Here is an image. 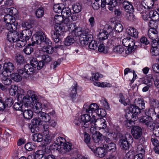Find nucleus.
<instances>
[{
    "instance_id": "nucleus-1",
    "label": "nucleus",
    "mask_w": 159,
    "mask_h": 159,
    "mask_svg": "<svg viewBox=\"0 0 159 159\" xmlns=\"http://www.w3.org/2000/svg\"><path fill=\"white\" fill-rule=\"evenodd\" d=\"M68 30L76 38L77 37H80V42L81 45L84 43L85 39H88L89 40L92 39V35L89 34V30L88 29L82 28L77 26L76 24L72 23L68 26Z\"/></svg>"
},
{
    "instance_id": "nucleus-2",
    "label": "nucleus",
    "mask_w": 159,
    "mask_h": 159,
    "mask_svg": "<svg viewBox=\"0 0 159 159\" xmlns=\"http://www.w3.org/2000/svg\"><path fill=\"white\" fill-rule=\"evenodd\" d=\"M32 45L34 46V44H39L41 43H48L50 44L51 41L41 30L36 32L31 38Z\"/></svg>"
},
{
    "instance_id": "nucleus-3",
    "label": "nucleus",
    "mask_w": 159,
    "mask_h": 159,
    "mask_svg": "<svg viewBox=\"0 0 159 159\" xmlns=\"http://www.w3.org/2000/svg\"><path fill=\"white\" fill-rule=\"evenodd\" d=\"M84 108L86 113H91V116L95 112L99 116L104 117L106 115V111L103 109H99V106L96 103L90 105L85 104L84 106Z\"/></svg>"
},
{
    "instance_id": "nucleus-4",
    "label": "nucleus",
    "mask_w": 159,
    "mask_h": 159,
    "mask_svg": "<svg viewBox=\"0 0 159 159\" xmlns=\"http://www.w3.org/2000/svg\"><path fill=\"white\" fill-rule=\"evenodd\" d=\"M32 35V32L29 29L24 30L20 35V40H18L17 46L19 47H22L26 44V42L31 38Z\"/></svg>"
},
{
    "instance_id": "nucleus-5",
    "label": "nucleus",
    "mask_w": 159,
    "mask_h": 159,
    "mask_svg": "<svg viewBox=\"0 0 159 159\" xmlns=\"http://www.w3.org/2000/svg\"><path fill=\"white\" fill-rule=\"evenodd\" d=\"M122 44L126 48L125 50L126 51H128V53L133 51L137 47L135 45L134 41L129 38H126L123 39L122 40Z\"/></svg>"
},
{
    "instance_id": "nucleus-6",
    "label": "nucleus",
    "mask_w": 159,
    "mask_h": 159,
    "mask_svg": "<svg viewBox=\"0 0 159 159\" xmlns=\"http://www.w3.org/2000/svg\"><path fill=\"white\" fill-rule=\"evenodd\" d=\"M139 122L143 125H146L149 129H152L155 126V123L153 119L147 116H141L139 118Z\"/></svg>"
},
{
    "instance_id": "nucleus-7",
    "label": "nucleus",
    "mask_w": 159,
    "mask_h": 159,
    "mask_svg": "<svg viewBox=\"0 0 159 159\" xmlns=\"http://www.w3.org/2000/svg\"><path fill=\"white\" fill-rule=\"evenodd\" d=\"M72 9L74 12L71 16L72 21L77 20L79 18L78 13L80 12L82 9V5L80 3H75L72 5Z\"/></svg>"
},
{
    "instance_id": "nucleus-8",
    "label": "nucleus",
    "mask_w": 159,
    "mask_h": 159,
    "mask_svg": "<svg viewBox=\"0 0 159 159\" xmlns=\"http://www.w3.org/2000/svg\"><path fill=\"white\" fill-rule=\"evenodd\" d=\"M112 36V34L111 30L109 26L105 29H101L98 35V37L100 40H104L108 39L109 36Z\"/></svg>"
},
{
    "instance_id": "nucleus-9",
    "label": "nucleus",
    "mask_w": 159,
    "mask_h": 159,
    "mask_svg": "<svg viewBox=\"0 0 159 159\" xmlns=\"http://www.w3.org/2000/svg\"><path fill=\"white\" fill-rule=\"evenodd\" d=\"M2 67H0V74L3 75H6L8 72L11 73L14 69V65L11 62L5 63L3 65V68L2 69Z\"/></svg>"
},
{
    "instance_id": "nucleus-10",
    "label": "nucleus",
    "mask_w": 159,
    "mask_h": 159,
    "mask_svg": "<svg viewBox=\"0 0 159 159\" xmlns=\"http://www.w3.org/2000/svg\"><path fill=\"white\" fill-rule=\"evenodd\" d=\"M17 96L18 101L22 103L23 105L24 104L25 106H30L31 105L33 104L30 100V96L21 94H18Z\"/></svg>"
},
{
    "instance_id": "nucleus-11",
    "label": "nucleus",
    "mask_w": 159,
    "mask_h": 159,
    "mask_svg": "<svg viewBox=\"0 0 159 159\" xmlns=\"http://www.w3.org/2000/svg\"><path fill=\"white\" fill-rule=\"evenodd\" d=\"M7 39L11 43L16 42L17 45V42L20 40L19 34L17 31L9 32L7 34Z\"/></svg>"
},
{
    "instance_id": "nucleus-12",
    "label": "nucleus",
    "mask_w": 159,
    "mask_h": 159,
    "mask_svg": "<svg viewBox=\"0 0 159 159\" xmlns=\"http://www.w3.org/2000/svg\"><path fill=\"white\" fill-rule=\"evenodd\" d=\"M144 146L142 144L138 145L137 149V154L134 157V159H143L145 153Z\"/></svg>"
},
{
    "instance_id": "nucleus-13",
    "label": "nucleus",
    "mask_w": 159,
    "mask_h": 159,
    "mask_svg": "<svg viewBox=\"0 0 159 159\" xmlns=\"http://www.w3.org/2000/svg\"><path fill=\"white\" fill-rule=\"evenodd\" d=\"M131 132L134 138L138 139L142 135V130L141 127L139 126H135L132 127Z\"/></svg>"
},
{
    "instance_id": "nucleus-14",
    "label": "nucleus",
    "mask_w": 159,
    "mask_h": 159,
    "mask_svg": "<svg viewBox=\"0 0 159 159\" xmlns=\"http://www.w3.org/2000/svg\"><path fill=\"white\" fill-rule=\"evenodd\" d=\"M115 1L114 0H101V6L102 8H104L106 5H108V9L112 11L114 9V5H115Z\"/></svg>"
},
{
    "instance_id": "nucleus-15",
    "label": "nucleus",
    "mask_w": 159,
    "mask_h": 159,
    "mask_svg": "<svg viewBox=\"0 0 159 159\" xmlns=\"http://www.w3.org/2000/svg\"><path fill=\"white\" fill-rule=\"evenodd\" d=\"M109 26L111 30L112 36L113 37H116V35H118L119 33L123 31V29L122 25L120 23L116 24L113 28L110 25H109Z\"/></svg>"
},
{
    "instance_id": "nucleus-16",
    "label": "nucleus",
    "mask_w": 159,
    "mask_h": 159,
    "mask_svg": "<svg viewBox=\"0 0 159 159\" xmlns=\"http://www.w3.org/2000/svg\"><path fill=\"white\" fill-rule=\"evenodd\" d=\"M84 114L81 115L80 119L84 123L87 124L88 122H90L91 124H93V121H94L95 116L92 115V116L90 115L91 113Z\"/></svg>"
},
{
    "instance_id": "nucleus-17",
    "label": "nucleus",
    "mask_w": 159,
    "mask_h": 159,
    "mask_svg": "<svg viewBox=\"0 0 159 159\" xmlns=\"http://www.w3.org/2000/svg\"><path fill=\"white\" fill-rule=\"evenodd\" d=\"M93 121V124L96 126V127H98L99 129H104L107 127L106 121L102 118H100L96 120L95 117L94 121Z\"/></svg>"
},
{
    "instance_id": "nucleus-18",
    "label": "nucleus",
    "mask_w": 159,
    "mask_h": 159,
    "mask_svg": "<svg viewBox=\"0 0 159 159\" xmlns=\"http://www.w3.org/2000/svg\"><path fill=\"white\" fill-rule=\"evenodd\" d=\"M73 148V146L71 143L66 141L61 147L60 152L62 154H64L70 151Z\"/></svg>"
},
{
    "instance_id": "nucleus-19",
    "label": "nucleus",
    "mask_w": 159,
    "mask_h": 159,
    "mask_svg": "<svg viewBox=\"0 0 159 159\" xmlns=\"http://www.w3.org/2000/svg\"><path fill=\"white\" fill-rule=\"evenodd\" d=\"M36 4L38 7L35 11V16L38 18H42L44 14V8L40 2H37Z\"/></svg>"
},
{
    "instance_id": "nucleus-20",
    "label": "nucleus",
    "mask_w": 159,
    "mask_h": 159,
    "mask_svg": "<svg viewBox=\"0 0 159 159\" xmlns=\"http://www.w3.org/2000/svg\"><path fill=\"white\" fill-rule=\"evenodd\" d=\"M93 37L92 35V39L91 40H89L88 39H85L84 40V43L83 45H81L83 46L85 45H89V47L91 50H95L98 47V44L97 42H96L94 40H93Z\"/></svg>"
},
{
    "instance_id": "nucleus-21",
    "label": "nucleus",
    "mask_w": 159,
    "mask_h": 159,
    "mask_svg": "<svg viewBox=\"0 0 159 159\" xmlns=\"http://www.w3.org/2000/svg\"><path fill=\"white\" fill-rule=\"evenodd\" d=\"M77 88V83H76L74 86H72L69 90V97L73 102H74L76 98Z\"/></svg>"
},
{
    "instance_id": "nucleus-22",
    "label": "nucleus",
    "mask_w": 159,
    "mask_h": 159,
    "mask_svg": "<svg viewBox=\"0 0 159 159\" xmlns=\"http://www.w3.org/2000/svg\"><path fill=\"white\" fill-rule=\"evenodd\" d=\"M76 40V38L72 34L70 33L69 35L65 39L64 44L65 46H69L74 43Z\"/></svg>"
},
{
    "instance_id": "nucleus-23",
    "label": "nucleus",
    "mask_w": 159,
    "mask_h": 159,
    "mask_svg": "<svg viewBox=\"0 0 159 159\" xmlns=\"http://www.w3.org/2000/svg\"><path fill=\"white\" fill-rule=\"evenodd\" d=\"M36 116L40 120H41L42 122H49L51 119L50 116L48 114L42 111L39 113Z\"/></svg>"
},
{
    "instance_id": "nucleus-24",
    "label": "nucleus",
    "mask_w": 159,
    "mask_h": 159,
    "mask_svg": "<svg viewBox=\"0 0 159 159\" xmlns=\"http://www.w3.org/2000/svg\"><path fill=\"white\" fill-rule=\"evenodd\" d=\"M126 32L129 35L133 37L136 39L138 37L139 32L134 27H128L126 30Z\"/></svg>"
},
{
    "instance_id": "nucleus-25",
    "label": "nucleus",
    "mask_w": 159,
    "mask_h": 159,
    "mask_svg": "<svg viewBox=\"0 0 159 159\" xmlns=\"http://www.w3.org/2000/svg\"><path fill=\"white\" fill-rule=\"evenodd\" d=\"M94 153L96 155L100 157H102L105 156L107 152L104 148L98 147L96 148V150H94Z\"/></svg>"
},
{
    "instance_id": "nucleus-26",
    "label": "nucleus",
    "mask_w": 159,
    "mask_h": 159,
    "mask_svg": "<svg viewBox=\"0 0 159 159\" xmlns=\"http://www.w3.org/2000/svg\"><path fill=\"white\" fill-rule=\"evenodd\" d=\"M103 147L105 148L107 153L114 152L116 150V144L113 143L111 142L108 143L107 144H104L103 145Z\"/></svg>"
},
{
    "instance_id": "nucleus-27",
    "label": "nucleus",
    "mask_w": 159,
    "mask_h": 159,
    "mask_svg": "<svg viewBox=\"0 0 159 159\" xmlns=\"http://www.w3.org/2000/svg\"><path fill=\"white\" fill-rule=\"evenodd\" d=\"M130 143L125 141L123 139H120L119 141L120 147L123 151H128L129 148Z\"/></svg>"
},
{
    "instance_id": "nucleus-28",
    "label": "nucleus",
    "mask_w": 159,
    "mask_h": 159,
    "mask_svg": "<svg viewBox=\"0 0 159 159\" xmlns=\"http://www.w3.org/2000/svg\"><path fill=\"white\" fill-rule=\"evenodd\" d=\"M134 105L140 109L142 110L145 109V102L143 99H136L134 101Z\"/></svg>"
},
{
    "instance_id": "nucleus-29",
    "label": "nucleus",
    "mask_w": 159,
    "mask_h": 159,
    "mask_svg": "<svg viewBox=\"0 0 159 159\" xmlns=\"http://www.w3.org/2000/svg\"><path fill=\"white\" fill-rule=\"evenodd\" d=\"M102 134L100 133H98V134L92 136V139L94 141L95 146L102 144Z\"/></svg>"
},
{
    "instance_id": "nucleus-30",
    "label": "nucleus",
    "mask_w": 159,
    "mask_h": 159,
    "mask_svg": "<svg viewBox=\"0 0 159 159\" xmlns=\"http://www.w3.org/2000/svg\"><path fill=\"white\" fill-rule=\"evenodd\" d=\"M155 109L153 108H149L146 109L145 111V114L146 116L152 119L153 117L154 118L157 116V112Z\"/></svg>"
},
{
    "instance_id": "nucleus-31",
    "label": "nucleus",
    "mask_w": 159,
    "mask_h": 159,
    "mask_svg": "<svg viewBox=\"0 0 159 159\" xmlns=\"http://www.w3.org/2000/svg\"><path fill=\"white\" fill-rule=\"evenodd\" d=\"M123 6L126 12H134V8L131 2L126 1L124 2Z\"/></svg>"
},
{
    "instance_id": "nucleus-32",
    "label": "nucleus",
    "mask_w": 159,
    "mask_h": 159,
    "mask_svg": "<svg viewBox=\"0 0 159 159\" xmlns=\"http://www.w3.org/2000/svg\"><path fill=\"white\" fill-rule=\"evenodd\" d=\"M16 67L19 66H24L25 65V62L23 57L20 54L17 55L16 57Z\"/></svg>"
},
{
    "instance_id": "nucleus-33",
    "label": "nucleus",
    "mask_w": 159,
    "mask_h": 159,
    "mask_svg": "<svg viewBox=\"0 0 159 159\" xmlns=\"http://www.w3.org/2000/svg\"><path fill=\"white\" fill-rule=\"evenodd\" d=\"M19 66L17 67V72L23 78H27V75L26 74V70H25V66Z\"/></svg>"
},
{
    "instance_id": "nucleus-34",
    "label": "nucleus",
    "mask_w": 159,
    "mask_h": 159,
    "mask_svg": "<svg viewBox=\"0 0 159 159\" xmlns=\"http://www.w3.org/2000/svg\"><path fill=\"white\" fill-rule=\"evenodd\" d=\"M61 15L65 17H69L70 16L71 19V16L72 13L71 12V9L69 7H64L61 13Z\"/></svg>"
},
{
    "instance_id": "nucleus-35",
    "label": "nucleus",
    "mask_w": 159,
    "mask_h": 159,
    "mask_svg": "<svg viewBox=\"0 0 159 159\" xmlns=\"http://www.w3.org/2000/svg\"><path fill=\"white\" fill-rule=\"evenodd\" d=\"M33 109L34 113L38 114L40 112H42V104L39 102H36L33 107Z\"/></svg>"
},
{
    "instance_id": "nucleus-36",
    "label": "nucleus",
    "mask_w": 159,
    "mask_h": 159,
    "mask_svg": "<svg viewBox=\"0 0 159 159\" xmlns=\"http://www.w3.org/2000/svg\"><path fill=\"white\" fill-rule=\"evenodd\" d=\"M4 21L6 24L11 23H15L16 19L15 17L10 14H7L4 17Z\"/></svg>"
},
{
    "instance_id": "nucleus-37",
    "label": "nucleus",
    "mask_w": 159,
    "mask_h": 159,
    "mask_svg": "<svg viewBox=\"0 0 159 159\" xmlns=\"http://www.w3.org/2000/svg\"><path fill=\"white\" fill-rule=\"evenodd\" d=\"M6 28L9 31V32H14L16 31L17 29V22L15 21V23H11L7 24L6 25Z\"/></svg>"
},
{
    "instance_id": "nucleus-38",
    "label": "nucleus",
    "mask_w": 159,
    "mask_h": 159,
    "mask_svg": "<svg viewBox=\"0 0 159 159\" xmlns=\"http://www.w3.org/2000/svg\"><path fill=\"white\" fill-rule=\"evenodd\" d=\"M25 70H26V74L27 75V77L29 75L33 74L36 71V69L29 64L25 65Z\"/></svg>"
},
{
    "instance_id": "nucleus-39",
    "label": "nucleus",
    "mask_w": 159,
    "mask_h": 159,
    "mask_svg": "<svg viewBox=\"0 0 159 159\" xmlns=\"http://www.w3.org/2000/svg\"><path fill=\"white\" fill-rule=\"evenodd\" d=\"M129 111L133 112L134 115L137 116L138 115L140 114L142 110L139 107H137L134 105H130L129 107Z\"/></svg>"
},
{
    "instance_id": "nucleus-40",
    "label": "nucleus",
    "mask_w": 159,
    "mask_h": 159,
    "mask_svg": "<svg viewBox=\"0 0 159 159\" xmlns=\"http://www.w3.org/2000/svg\"><path fill=\"white\" fill-rule=\"evenodd\" d=\"M64 7V5L62 3L56 4L54 5L53 10L56 13H61Z\"/></svg>"
},
{
    "instance_id": "nucleus-41",
    "label": "nucleus",
    "mask_w": 159,
    "mask_h": 159,
    "mask_svg": "<svg viewBox=\"0 0 159 159\" xmlns=\"http://www.w3.org/2000/svg\"><path fill=\"white\" fill-rule=\"evenodd\" d=\"M2 75L1 80L2 82L5 85H10L12 81L10 78L7 77V75L6 74V75Z\"/></svg>"
},
{
    "instance_id": "nucleus-42",
    "label": "nucleus",
    "mask_w": 159,
    "mask_h": 159,
    "mask_svg": "<svg viewBox=\"0 0 159 159\" xmlns=\"http://www.w3.org/2000/svg\"><path fill=\"white\" fill-rule=\"evenodd\" d=\"M32 138L34 142H40L43 140V136L41 133H36L32 135Z\"/></svg>"
},
{
    "instance_id": "nucleus-43",
    "label": "nucleus",
    "mask_w": 159,
    "mask_h": 159,
    "mask_svg": "<svg viewBox=\"0 0 159 159\" xmlns=\"http://www.w3.org/2000/svg\"><path fill=\"white\" fill-rule=\"evenodd\" d=\"M52 43L50 44L48 43H44V44L48 46L46 47H43V51L44 52H46L47 53L51 54L53 53L54 51V49L53 47L51 46Z\"/></svg>"
},
{
    "instance_id": "nucleus-44",
    "label": "nucleus",
    "mask_w": 159,
    "mask_h": 159,
    "mask_svg": "<svg viewBox=\"0 0 159 159\" xmlns=\"http://www.w3.org/2000/svg\"><path fill=\"white\" fill-rule=\"evenodd\" d=\"M74 123L78 126L81 127L82 128H87L89 127V124H86L83 121L80 120V119L78 118H76L74 121Z\"/></svg>"
},
{
    "instance_id": "nucleus-45",
    "label": "nucleus",
    "mask_w": 159,
    "mask_h": 159,
    "mask_svg": "<svg viewBox=\"0 0 159 159\" xmlns=\"http://www.w3.org/2000/svg\"><path fill=\"white\" fill-rule=\"evenodd\" d=\"M24 118L27 120H30L32 118L33 116V112L30 110H25L23 112Z\"/></svg>"
},
{
    "instance_id": "nucleus-46",
    "label": "nucleus",
    "mask_w": 159,
    "mask_h": 159,
    "mask_svg": "<svg viewBox=\"0 0 159 159\" xmlns=\"http://www.w3.org/2000/svg\"><path fill=\"white\" fill-rule=\"evenodd\" d=\"M54 30L61 35L63 34L65 31V28L61 25L56 24L54 26Z\"/></svg>"
},
{
    "instance_id": "nucleus-47",
    "label": "nucleus",
    "mask_w": 159,
    "mask_h": 159,
    "mask_svg": "<svg viewBox=\"0 0 159 159\" xmlns=\"http://www.w3.org/2000/svg\"><path fill=\"white\" fill-rule=\"evenodd\" d=\"M32 43L28 44L25 46V48L23 49L24 52L27 55L31 54L34 51V48L32 47Z\"/></svg>"
},
{
    "instance_id": "nucleus-48",
    "label": "nucleus",
    "mask_w": 159,
    "mask_h": 159,
    "mask_svg": "<svg viewBox=\"0 0 159 159\" xmlns=\"http://www.w3.org/2000/svg\"><path fill=\"white\" fill-rule=\"evenodd\" d=\"M125 117L127 120L130 119L133 120V121H136L138 119V117L133 113L129 111V112L126 113Z\"/></svg>"
},
{
    "instance_id": "nucleus-49",
    "label": "nucleus",
    "mask_w": 159,
    "mask_h": 159,
    "mask_svg": "<svg viewBox=\"0 0 159 159\" xmlns=\"http://www.w3.org/2000/svg\"><path fill=\"white\" fill-rule=\"evenodd\" d=\"M136 7L137 10L142 14H144L148 10V8H146V6L143 4H140L139 3L138 4Z\"/></svg>"
},
{
    "instance_id": "nucleus-50",
    "label": "nucleus",
    "mask_w": 159,
    "mask_h": 159,
    "mask_svg": "<svg viewBox=\"0 0 159 159\" xmlns=\"http://www.w3.org/2000/svg\"><path fill=\"white\" fill-rule=\"evenodd\" d=\"M51 34L52 37L56 43L59 42L60 41V39L59 36L60 35L58 34L55 30L51 31Z\"/></svg>"
},
{
    "instance_id": "nucleus-51",
    "label": "nucleus",
    "mask_w": 159,
    "mask_h": 159,
    "mask_svg": "<svg viewBox=\"0 0 159 159\" xmlns=\"http://www.w3.org/2000/svg\"><path fill=\"white\" fill-rule=\"evenodd\" d=\"M125 48L121 45L116 46L113 48V52L116 54H122L124 52Z\"/></svg>"
},
{
    "instance_id": "nucleus-52",
    "label": "nucleus",
    "mask_w": 159,
    "mask_h": 159,
    "mask_svg": "<svg viewBox=\"0 0 159 159\" xmlns=\"http://www.w3.org/2000/svg\"><path fill=\"white\" fill-rule=\"evenodd\" d=\"M150 104L151 107L156 110H157L159 108V101L156 99L152 100L150 102Z\"/></svg>"
},
{
    "instance_id": "nucleus-53",
    "label": "nucleus",
    "mask_w": 159,
    "mask_h": 159,
    "mask_svg": "<svg viewBox=\"0 0 159 159\" xmlns=\"http://www.w3.org/2000/svg\"><path fill=\"white\" fill-rule=\"evenodd\" d=\"M11 77L13 80L17 82L20 81L22 78L20 74L17 73L12 74L11 75Z\"/></svg>"
},
{
    "instance_id": "nucleus-54",
    "label": "nucleus",
    "mask_w": 159,
    "mask_h": 159,
    "mask_svg": "<svg viewBox=\"0 0 159 159\" xmlns=\"http://www.w3.org/2000/svg\"><path fill=\"white\" fill-rule=\"evenodd\" d=\"M111 37V38L109 39L107 41V44L109 46H114L117 44L118 39L116 38V37Z\"/></svg>"
},
{
    "instance_id": "nucleus-55",
    "label": "nucleus",
    "mask_w": 159,
    "mask_h": 159,
    "mask_svg": "<svg viewBox=\"0 0 159 159\" xmlns=\"http://www.w3.org/2000/svg\"><path fill=\"white\" fill-rule=\"evenodd\" d=\"M66 142V140L64 138L59 137L56 138L54 142L58 146H62L63 143Z\"/></svg>"
},
{
    "instance_id": "nucleus-56",
    "label": "nucleus",
    "mask_w": 159,
    "mask_h": 159,
    "mask_svg": "<svg viewBox=\"0 0 159 159\" xmlns=\"http://www.w3.org/2000/svg\"><path fill=\"white\" fill-rule=\"evenodd\" d=\"M43 151L39 150L36 152L35 155V159H45V157H44Z\"/></svg>"
},
{
    "instance_id": "nucleus-57",
    "label": "nucleus",
    "mask_w": 159,
    "mask_h": 159,
    "mask_svg": "<svg viewBox=\"0 0 159 159\" xmlns=\"http://www.w3.org/2000/svg\"><path fill=\"white\" fill-rule=\"evenodd\" d=\"M24 148L26 151H30L34 150L35 146L32 142H28L25 144Z\"/></svg>"
},
{
    "instance_id": "nucleus-58",
    "label": "nucleus",
    "mask_w": 159,
    "mask_h": 159,
    "mask_svg": "<svg viewBox=\"0 0 159 159\" xmlns=\"http://www.w3.org/2000/svg\"><path fill=\"white\" fill-rule=\"evenodd\" d=\"M63 18L62 15H56L54 17V21L56 24L61 25L62 23Z\"/></svg>"
},
{
    "instance_id": "nucleus-59",
    "label": "nucleus",
    "mask_w": 159,
    "mask_h": 159,
    "mask_svg": "<svg viewBox=\"0 0 159 159\" xmlns=\"http://www.w3.org/2000/svg\"><path fill=\"white\" fill-rule=\"evenodd\" d=\"M6 107H11L13 104L14 101L12 98H7L4 101Z\"/></svg>"
},
{
    "instance_id": "nucleus-60",
    "label": "nucleus",
    "mask_w": 159,
    "mask_h": 159,
    "mask_svg": "<svg viewBox=\"0 0 159 159\" xmlns=\"http://www.w3.org/2000/svg\"><path fill=\"white\" fill-rule=\"evenodd\" d=\"M151 54L152 56H157L159 55V47H156L151 48L150 49Z\"/></svg>"
},
{
    "instance_id": "nucleus-61",
    "label": "nucleus",
    "mask_w": 159,
    "mask_h": 159,
    "mask_svg": "<svg viewBox=\"0 0 159 159\" xmlns=\"http://www.w3.org/2000/svg\"><path fill=\"white\" fill-rule=\"evenodd\" d=\"M23 104L20 102H16L13 105L14 109L16 111H21L22 112L23 110Z\"/></svg>"
},
{
    "instance_id": "nucleus-62",
    "label": "nucleus",
    "mask_w": 159,
    "mask_h": 159,
    "mask_svg": "<svg viewBox=\"0 0 159 159\" xmlns=\"http://www.w3.org/2000/svg\"><path fill=\"white\" fill-rule=\"evenodd\" d=\"M154 1L152 0H146L144 2V4L145 5V6L148 9L151 8L153 6Z\"/></svg>"
},
{
    "instance_id": "nucleus-63",
    "label": "nucleus",
    "mask_w": 159,
    "mask_h": 159,
    "mask_svg": "<svg viewBox=\"0 0 159 159\" xmlns=\"http://www.w3.org/2000/svg\"><path fill=\"white\" fill-rule=\"evenodd\" d=\"M133 12H127V14L125 16V17L127 20L132 21L134 19V15Z\"/></svg>"
},
{
    "instance_id": "nucleus-64",
    "label": "nucleus",
    "mask_w": 159,
    "mask_h": 159,
    "mask_svg": "<svg viewBox=\"0 0 159 159\" xmlns=\"http://www.w3.org/2000/svg\"><path fill=\"white\" fill-rule=\"evenodd\" d=\"M32 123L36 126H39L42 124L43 122L37 117L34 118L32 120Z\"/></svg>"
}]
</instances>
